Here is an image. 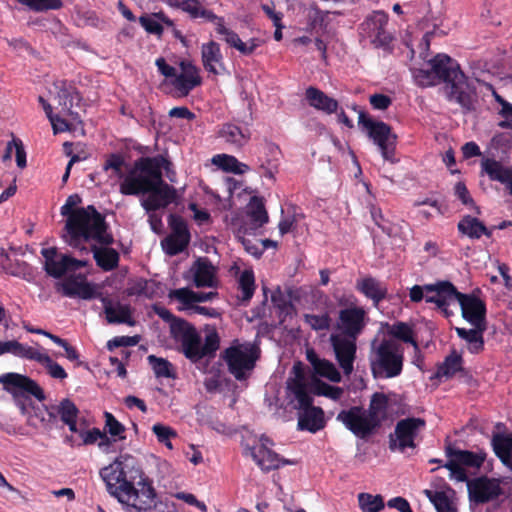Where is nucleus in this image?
<instances>
[{
	"mask_svg": "<svg viewBox=\"0 0 512 512\" xmlns=\"http://www.w3.org/2000/svg\"><path fill=\"white\" fill-rule=\"evenodd\" d=\"M100 477L108 493L115 497L126 512H151L157 497L152 480L145 475L134 456L119 455L111 464L103 467Z\"/></svg>",
	"mask_w": 512,
	"mask_h": 512,
	"instance_id": "obj_1",
	"label": "nucleus"
},
{
	"mask_svg": "<svg viewBox=\"0 0 512 512\" xmlns=\"http://www.w3.org/2000/svg\"><path fill=\"white\" fill-rule=\"evenodd\" d=\"M82 202L78 194L68 196L65 204L61 207V215L66 216L64 235L65 242L80 251L87 253L86 243L95 241L98 244L112 245L114 243L113 235L108 231L104 215H102L93 205L87 207L75 208Z\"/></svg>",
	"mask_w": 512,
	"mask_h": 512,
	"instance_id": "obj_2",
	"label": "nucleus"
},
{
	"mask_svg": "<svg viewBox=\"0 0 512 512\" xmlns=\"http://www.w3.org/2000/svg\"><path fill=\"white\" fill-rule=\"evenodd\" d=\"M428 65L433 68L437 84H446L449 101L459 104L464 114L476 110V88L468 81L455 59L447 54L439 53L428 61Z\"/></svg>",
	"mask_w": 512,
	"mask_h": 512,
	"instance_id": "obj_3",
	"label": "nucleus"
},
{
	"mask_svg": "<svg viewBox=\"0 0 512 512\" xmlns=\"http://www.w3.org/2000/svg\"><path fill=\"white\" fill-rule=\"evenodd\" d=\"M164 163L168 169L170 163L163 157H141L136 160L120 183V193L126 196L147 194L156 180L161 181Z\"/></svg>",
	"mask_w": 512,
	"mask_h": 512,
	"instance_id": "obj_4",
	"label": "nucleus"
},
{
	"mask_svg": "<svg viewBox=\"0 0 512 512\" xmlns=\"http://www.w3.org/2000/svg\"><path fill=\"white\" fill-rule=\"evenodd\" d=\"M369 366L375 379H390L401 375L404 367V347L391 338L373 341Z\"/></svg>",
	"mask_w": 512,
	"mask_h": 512,
	"instance_id": "obj_5",
	"label": "nucleus"
},
{
	"mask_svg": "<svg viewBox=\"0 0 512 512\" xmlns=\"http://www.w3.org/2000/svg\"><path fill=\"white\" fill-rule=\"evenodd\" d=\"M353 110L359 114L358 125L360 129L377 145L382 157L387 161L394 162L397 136L392 133L390 125L372 119L368 113L358 109L356 105Z\"/></svg>",
	"mask_w": 512,
	"mask_h": 512,
	"instance_id": "obj_6",
	"label": "nucleus"
},
{
	"mask_svg": "<svg viewBox=\"0 0 512 512\" xmlns=\"http://www.w3.org/2000/svg\"><path fill=\"white\" fill-rule=\"evenodd\" d=\"M259 357V349L251 344H237L226 348L222 353L228 371L237 379L243 380L246 371L252 370Z\"/></svg>",
	"mask_w": 512,
	"mask_h": 512,
	"instance_id": "obj_7",
	"label": "nucleus"
},
{
	"mask_svg": "<svg viewBox=\"0 0 512 512\" xmlns=\"http://www.w3.org/2000/svg\"><path fill=\"white\" fill-rule=\"evenodd\" d=\"M0 383L4 390L11 393L17 405L24 412L28 396H34L37 400L43 401L45 394L43 389L31 378L18 373H6L0 376Z\"/></svg>",
	"mask_w": 512,
	"mask_h": 512,
	"instance_id": "obj_8",
	"label": "nucleus"
},
{
	"mask_svg": "<svg viewBox=\"0 0 512 512\" xmlns=\"http://www.w3.org/2000/svg\"><path fill=\"white\" fill-rule=\"evenodd\" d=\"M426 427V421L419 417H407L399 420L394 432L389 434V449L405 452L407 448H416L415 440Z\"/></svg>",
	"mask_w": 512,
	"mask_h": 512,
	"instance_id": "obj_9",
	"label": "nucleus"
},
{
	"mask_svg": "<svg viewBox=\"0 0 512 512\" xmlns=\"http://www.w3.org/2000/svg\"><path fill=\"white\" fill-rule=\"evenodd\" d=\"M336 419L361 439L369 437L378 427L377 421H373L367 411L360 406H352L347 410H341Z\"/></svg>",
	"mask_w": 512,
	"mask_h": 512,
	"instance_id": "obj_10",
	"label": "nucleus"
},
{
	"mask_svg": "<svg viewBox=\"0 0 512 512\" xmlns=\"http://www.w3.org/2000/svg\"><path fill=\"white\" fill-rule=\"evenodd\" d=\"M388 14L384 11H373L360 24V34L369 38L375 47H386L391 41V35L386 31Z\"/></svg>",
	"mask_w": 512,
	"mask_h": 512,
	"instance_id": "obj_11",
	"label": "nucleus"
},
{
	"mask_svg": "<svg viewBox=\"0 0 512 512\" xmlns=\"http://www.w3.org/2000/svg\"><path fill=\"white\" fill-rule=\"evenodd\" d=\"M170 336L175 343L180 344L179 351L191 362H194L197 345L200 344V334L196 327L183 319L172 326Z\"/></svg>",
	"mask_w": 512,
	"mask_h": 512,
	"instance_id": "obj_12",
	"label": "nucleus"
},
{
	"mask_svg": "<svg viewBox=\"0 0 512 512\" xmlns=\"http://www.w3.org/2000/svg\"><path fill=\"white\" fill-rule=\"evenodd\" d=\"M467 489L470 500L476 504L488 503L503 494L500 481L487 476L471 479L468 481Z\"/></svg>",
	"mask_w": 512,
	"mask_h": 512,
	"instance_id": "obj_13",
	"label": "nucleus"
},
{
	"mask_svg": "<svg viewBox=\"0 0 512 512\" xmlns=\"http://www.w3.org/2000/svg\"><path fill=\"white\" fill-rule=\"evenodd\" d=\"M56 291L65 297L91 300L97 297L95 286L87 281L84 274L67 276L55 286Z\"/></svg>",
	"mask_w": 512,
	"mask_h": 512,
	"instance_id": "obj_14",
	"label": "nucleus"
},
{
	"mask_svg": "<svg viewBox=\"0 0 512 512\" xmlns=\"http://www.w3.org/2000/svg\"><path fill=\"white\" fill-rule=\"evenodd\" d=\"M147 194L148 196L141 200V206L148 213L166 208L177 197L176 189L163 180L162 174L161 181L156 180Z\"/></svg>",
	"mask_w": 512,
	"mask_h": 512,
	"instance_id": "obj_15",
	"label": "nucleus"
},
{
	"mask_svg": "<svg viewBox=\"0 0 512 512\" xmlns=\"http://www.w3.org/2000/svg\"><path fill=\"white\" fill-rule=\"evenodd\" d=\"M455 299L461 308V315L470 324L487 325L486 303L475 294L457 291Z\"/></svg>",
	"mask_w": 512,
	"mask_h": 512,
	"instance_id": "obj_16",
	"label": "nucleus"
},
{
	"mask_svg": "<svg viewBox=\"0 0 512 512\" xmlns=\"http://www.w3.org/2000/svg\"><path fill=\"white\" fill-rule=\"evenodd\" d=\"M365 317L366 312L362 307L353 306L341 309L337 328L344 334V337L356 340L365 328Z\"/></svg>",
	"mask_w": 512,
	"mask_h": 512,
	"instance_id": "obj_17",
	"label": "nucleus"
},
{
	"mask_svg": "<svg viewBox=\"0 0 512 512\" xmlns=\"http://www.w3.org/2000/svg\"><path fill=\"white\" fill-rule=\"evenodd\" d=\"M330 342L335 358L345 375H350L354 369L356 358V340L339 335H331Z\"/></svg>",
	"mask_w": 512,
	"mask_h": 512,
	"instance_id": "obj_18",
	"label": "nucleus"
},
{
	"mask_svg": "<svg viewBox=\"0 0 512 512\" xmlns=\"http://www.w3.org/2000/svg\"><path fill=\"white\" fill-rule=\"evenodd\" d=\"M217 138L232 151H240L248 144L251 132L248 128L240 127L234 123H224L217 131Z\"/></svg>",
	"mask_w": 512,
	"mask_h": 512,
	"instance_id": "obj_19",
	"label": "nucleus"
},
{
	"mask_svg": "<svg viewBox=\"0 0 512 512\" xmlns=\"http://www.w3.org/2000/svg\"><path fill=\"white\" fill-rule=\"evenodd\" d=\"M481 170L489 180L503 184L509 195L512 196V166L504 165L494 158H485L481 161Z\"/></svg>",
	"mask_w": 512,
	"mask_h": 512,
	"instance_id": "obj_20",
	"label": "nucleus"
},
{
	"mask_svg": "<svg viewBox=\"0 0 512 512\" xmlns=\"http://www.w3.org/2000/svg\"><path fill=\"white\" fill-rule=\"evenodd\" d=\"M426 295L425 301L427 303H433L438 307H444L446 300L455 299L457 294V288L454 284L447 280L437 281L433 284H426Z\"/></svg>",
	"mask_w": 512,
	"mask_h": 512,
	"instance_id": "obj_21",
	"label": "nucleus"
},
{
	"mask_svg": "<svg viewBox=\"0 0 512 512\" xmlns=\"http://www.w3.org/2000/svg\"><path fill=\"white\" fill-rule=\"evenodd\" d=\"M101 301L104 306L106 320L109 324H126L128 326L135 325L136 322L132 317L130 305L121 304L120 302L113 304V302L107 297H103Z\"/></svg>",
	"mask_w": 512,
	"mask_h": 512,
	"instance_id": "obj_22",
	"label": "nucleus"
},
{
	"mask_svg": "<svg viewBox=\"0 0 512 512\" xmlns=\"http://www.w3.org/2000/svg\"><path fill=\"white\" fill-rule=\"evenodd\" d=\"M325 424L324 411L322 408L312 405L299 411L298 430L316 433L322 430Z\"/></svg>",
	"mask_w": 512,
	"mask_h": 512,
	"instance_id": "obj_23",
	"label": "nucleus"
},
{
	"mask_svg": "<svg viewBox=\"0 0 512 512\" xmlns=\"http://www.w3.org/2000/svg\"><path fill=\"white\" fill-rule=\"evenodd\" d=\"M250 450L253 460L264 471H270L287 464H292L291 461L280 458L277 453L267 448L264 444L252 447Z\"/></svg>",
	"mask_w": 512,
	"mask_h": 512,
	"instance_id": "obj_24",
	"label": "nucleus"
},
{
	"mask_svg": "<svg viewBox=\"0 0 512 512\" xmlns=\"http://www.w3.org/2000/svg\"><path fill=\"white\" fill-rule=\"evenodd\" d=\"M109 246L110 245L104 244L97 246L96 244H93L90 248L87 247L88 252L86 253L88 254L89 252H92L96 265L105 272L116 269L120 261L118 251Z\"/></svg>",
	"mask_w": 512,
	"mask_h": 512,
	"instance_id": "obj_25",
	"label": "nucleus"
},
{
	"mask_svg": "<svg viewBox=\"0 0 512 512\" xmlns=\"http://www.w3.org/2000/svg\"><path fill=\"white\" fill-rule=\"evenodd\" d=\"M472 329L455 327L457 336L467 343V349L471 354H479L484 350V332L487 325L471 324Z\"/></svg>",
	"mask_w": 512,
	"mask_h": 512,
	"instance_id": "obj_26",
	"label": "nucleus"
},
{
	"mask_svg": "<svg viewBox=\"0 0 512 512\" xmlns=\"http://www.w3.org/2000/svg\"><path fill=\"white\" fill-rule=\"evenodd\" d=\"M356 288L366 298L372 300L375 307H378L380 302L387 298L386 285L371 276L358 280Z\"/></svg>",
	"mask_w": 512,
	"mask_h": 512,
	"instance_id": "obj_27",
	"label": "nucleus"
},
{
	"mask_svg": "<svg viewBox=\"0 0 512 512\" xmlns=\"http://www.w3.org/2000/svg\"><path fill=\"white\" fill-rule=\"evenodd\" d=\"M41 254L45 259L44 270L49 276L58 279L68 272L66 254H61L58 257L55 247L43 248Z\"/></svg>",
	"mask_w": 512,
	"mask_h": 512,
	"instance_id": "obj_28",
	"label": "nucleus"
},
{
	"mask_svg": "<svg viewBox=\"0 0 512 512\" xmlns=\"http://www.w3.org/2000/svg\"><path fill=\"white\" fill-rule=\"evenodd\" d=\"M305 98L311 107L327 114L337 112L339 107L336 99L329 97L323 91L313 86L306 89Z\"/></svg>",
	"mask_w": 512,
	"mask_h": 512,
	"instance_id": "obj_29",
	"label": "nucleus"
},
{
	"mask_svg": "<svg viewBox=\"0 0 512 512\" xmlns=\"http://www.w3.org/2000/svg\"><path fill=\"white\" fill-rule=\"evenodd\" d=\"M53 87L56 91V99L58 100L59 106L62 111L68 115L77 116V113L72 111L73 101L78 96L75 86L72 82L67 80H56L53 83Z\"/></svg>",
	"mask_w": 512,
	"mask_h": 512,
	"instance_id": "obj_30",
	"label": "nucleus"
},
{
	"mask_svg": "<svg viewBox=\"0 0 512 512\" xmlns=\"http://www.w3.org/2000/svg\"><path fill=\"white\" fill-rule=\"evenodd\" d=\"M264 151L265 157H259L257 161L259 173L268 179L274 180L275 174L278 172L280 150L275 144L268 143L265 145Z\"/></svg>",
	"mask_w": 512,
	"mask_h": 512,
	"instance_id": "obj_31",
	"label": "nucleus"
},
{
	"mask_svg": "<svg viewBox=\"0 0 512 512\" xmlns=\"http://www.w3.org/2000/svg\"><path fill=\"white\" fill-rule=\"evenodd\" d=\"M202 64L206 71L218 75L220 72L217 67H223V55L220 46L215 41L205 43L201 47Z\"/></svg>",
	"mask_w": 512,
	"mask_h": 512,
	"instance_id": "obj_32",
	"label": "nucleus"
},
{
	"mask_svg": "<svg viewBox=\"0 0 512 512\" xmlns=\"http://www.w3.org/2000/svg\"><path fill=\"white\" fill-rule=\"evenodd\" d=\"M166 2L169 6L188 13L192 19L203 18L208 22H215L218 19L211 10L203 8L199 0H167Z\"/></svg>",
	"mask_w": 512,
	"mask_h": 512,
	"instance_id": "obj_33",
	"label": "nucleus"
},
{
	"mask_svg": "<svg viewBox=\"0 0 512 512\" xmlns=\"http://www.w3.org/2000/svg\"><path fill=\"white\" fill-rule=\"evenodd\" d=\"M445 453L447 457H453L462 466L469 468L479 469L486 460V453L484 451L461 450L452 447L450 444L446 446Z\"/></svg>",
	"mask_w": 512,
	"mask_h": 512,
	"instance_id": "obj_34",
	"label": "nucleus"
},
{
	"mask_svg": "<svg viewBox=\"0 0 512 512\" xmlns=\"http://www.w3.org/2000/svg\"><path fill=\"white\" fill-rule=\"evenodd\" d=\"M491 446L495 455L505 465L512 463V433H494Z\"/></svg>",
	"mask_w": 512,
	"mask_h": 512,
	"instance_id": "obj_35",
	"label": "nucleus"
},
{
	"mask_svg": "<svg viewBox=\"0 0 512 512\" xmlns=\"http://www.w3.org/2000/svg\"><path fill=\"white\" fill-rule=\"evenodd\" d=\"M457 228L461 234L471 239H479L482 235L487 237L492 236L491 230H489L482 221L470 215L462 217L458 222Z\"/></svg>",
	"mask_w": 512,
	"mask_h": 512,
	"instance_id": "obj_36",
	"label": "nucleus"
},
{
	"mask_svg": "<svg viewBox=\"0 0 512 512\" xmlns=\"http://www.w3.org/2000/svg\"><path fill=\"white\" fill-rule=\"evenodd\" d=\"M217 295L216 292H194L189 288H180L171 290L169 297L177 299L185 306H191L195 303L207 302L212 300Z\"/></svg>",
	"mask_w": 512,
	"mask_h": 512,
	"instance_id": "obj_37",
	"label": "nucleus"
},
{
	"mask_svg": "<svg viewBox=\"0 0 512 512\" xmlns=\"http://www.w3.org/2000/svg\"><path fill=\"white\" fill-rule=\"evenodd\" d=\"M463 358L455 350H453L444 361L437 366V370L433 378H452L457 372L463 370Z\"/></svg>",
	"mask_w": 512,
	"mask_h": 512,
	"instance_id": "obj_38",
	"label": "nucleus"
},
{
	"mask_svg": "<svg viewBox=\"0 0 512 512\" xmlns=\"http://www.w3.org/2000/svg\"><path fill=\"white\" fill-rule=\"evenodd\" d=\"M389 401L390 400L388 395L382 392H375L371 396L369 408L366 411L373 419V421H377L378 427L380 426L381 422L385 420L387 417Z\"/></svg>",
	"mask_w": 512,
	"mask_h": 512,
	"instance_id": "obj_39",
	"label": "nucleus"
},
{
	"mask_svg": "<svg viewBox=\"0 0 512 512\" xmlns=\"http://www.w3.org/2000/svg\"><path fill=\"white\" fill-rule=\"evenodd\" d=\"M287 389L297 401L295 408L299 411L313 405V398L309 393L307 383H301L299 378L288 380Z\"/></svg>",
	"mask_w": 512,
	"mask_h": 512,
	"instance_id": "obj_40",
	"label": "nucleus"
},
{
	"mask_svg": "<svg viewBox=\"0 0 512 512\" xmlns=\"http://www.w3.org/2000/svg\"><path fill=\"white\" fill-rule=\"evenodd\" d=\"M219 347V334L215 328H212L207 331L203 344L202 339L200 338V344L197 345V355H195L194 363L200 361L204 357H213Z\"/></svg>",
	"mask_w": 512,
	"mask_h": 512,
	"instance_id": "obj_41",
	"label": "nucleus"
},
{
	"mask_svg": "<svg viewBox=\"0 0 512 512\" xmlns=\"http://www.w3.org/2000/svg\"><path fill=\"white\" fill-rule=\"evenodd\" d=\"M247 215L251 222L258 227H262L264 224L268 223L269 216L262 197L252 196L250 198L247 205Z\"/></svg>",
	"mask_w": 512,
	"mask_h": 512,
	"instance_id": "obj_42",
	"label": "nucleus"
},
{
	"mask_svg": "<svg viewBox=\"0 0 512 512\" xmlns=\"http://www.w3.org/2000/svg\"><path fill=\"white\" fill-rule=\"evenodd\" d=\"M214 267L208 260L198 259L194 273L196 287H212L214 285Z\"/></svg>",
	"mask_w": 512,
	"mask_h": 512,
	"instance_id": "obj_43",
	"label": "nucleus"
},
{
	"mask_svg": "<svg viewBox=\"0 0 512 512\" xmlns=\"http://www.w3.org/2000/svg\"><path fill=\"white\" fill-rule=\"evenodd\" d=\"M388 334L391 336V339L395 341L408 343L411 344L415 350L419 349L418 342L415 339L414 331L412 327L406 322H395L392 326H390Z\"/></svg>",
	"mask_w": 512,
	"mask_h": 512,
	"instance_id": "obj_44",
	"label": "nucleus"
},
{
	"mask_svg": "<svg viewBox=\"0 0 512 512\" xmlns=\"http://www.w3.org/2000/svg\"><path fill=\"white\" fill-rule=\"evenodd\" d=\"M213 163L218 165L222 170L237 175H242L250 170L247 164L240 162L235 156L228 154L214 156Z\"/></svg>",
	"mask_w": 512,
	"mask_h": 512,
	"instance_id": "obj_45",
	"label": "nucleus"
},
{
	"mask_svg": "<svg viewBox=\"0 0 512 512\" xmlns=\"http://www.w3.org/2000/svg\"><path fill=\"white\" fill-rule=\"evenodd\" d=\"M424 494L434 505L437 512H457L456 507L453 506L451 500L444 491L425 489Z\"/></svg>",
	"mask_w": 512,
	"mask_h": 512,
	"instance_id": "obj_46",
	"label": "nucleus"
},
{
	"mask_svg": "<svg viewBox=\"0 0 512 512\" xmlns=\"http://www.w3.org/2000/svg\"><path fill=\"white\" fill-rule=\"evenodd\" d=\"M105 426L104 431L113 438L114 442L122 441L126 439V428L119 422L116 417L110 412H104Z\"/></svg>",
	"mask_w": 512,
	"mask_h": 512,
	"instance_id": "obj_47",
	"label": "nucleus"
},
{
	"mask_svg": "<svg viewBox=\"0 0 512 512\" xmlns=\"http://www.w3.org/2000/svg\"><path fill=\"white\" fill-rule=\"evenodd\" d=\"M191 239L178 238L176 236H166L161 241L163 251L169 256H176L182 253L190 243Z\"/></svg>",
	"mask_w": 512,
	"mask_h": 512,
	"instance_id": "obj_48",
	"label": "nucleus"
},
{
	"mask_svg": "<svg viewBox=\"0 0 512 512\" xmlns=\"http://www.w3.org/2000/svg\"><path fill=\"white\" fill-rule=\"evenodd\" d=\"M168 225L171 229V233L168 236L191 239V234L187 222L182 216L177 214H170L168 217Z\"/></svg>",
	"mask_w": 512,
	"mask_h": 512,
	"instance_id": "obj_49",
	"label": "nucleus"
},
{
	"mask_svg": "<svg viewBox=\"0 0 512 512\" xmlns=\"http://www.w3.org/2000/svg\"><path fill=\"white\" fill-rule=\"evenodd\" d=\"M239 289L241 290L242 301H249L255 291V277L252 270L245 269L239 277Z\"/></svg>",
	"mask_w": 512,
	"mask_h": 512,
	"instance_id": "obj_50",
	"label": "nucleus"
},
{
	"mask_svg": "<svg viewBox=\"0 0 512 512\" xmlns=\"http://www.w3.org/2000/svg\"><path fill=\"white\" fill-rule=\"evenodd\" d=\"M358 501L363 512H379L384 508V500L381 495L360 493Z\"/></svg>",
	"mask_w": 512,
	"mask_h": 512,
	"instance_id": "obj_51",
	"label": "nucleus"
},
{
	"mask_svg": "<svg viewBox=\"0 0 512 512\" xmlns=\"http://www.w3.org/2000/svg\"><path fill=\"white\" fill-rule=\"evenodd\" d=\"M410 71L416 85L423 88L437 85L432 66L427 69L411 67Z\"/></svg>",
	"mask_w": 512,
	"mask_h": 512,
	"instance_id": "obj_52",
	"label": "nucleus"
},
{
	"mask_svg": "<svg viewBox=\"0 0 512 512\" xmlns=\"http://www.w3.org/2000/svg\"><path fill=\"white\" fill-rule=\"evenodd\" d=\"M149 364L151 365L154 374L156 377H165V378H173L174 373L172 369V364L164 359L156 357L155 355H149L147 358Z\"/></svg>",
	"mask_w": 512,
	"mask_h": 512,
	"instance_id": "obj_53",
	"label": "nucleus"
},
{
	"mask_svg": "<svg viewBox=\"0 0 512 512\" xmlns=\"http://www.w3.org/2000/svg\"><path fill=\"white\" fill-rule=\"evenodd\" d=\"M312 393L319 396H326L333 400H338L342 394L343 389L338 386H332L319 379L313 381Z\"/></svg>",
	"mask_w": 512,
	"mask_h": 512,
	"instance_id": "obj_54",
	"label": "nucleus"
},
{
	"mask_svg": "<svg viewBox=\"0 0 512 512\" xmlns=\"http://www.w3.org/2000/svg\"><path fill=\"white\" fill-rule=\"evenodd\" d=\"M36 12L59 10L63 7L62 0H17Z\"/></svg>",
	"mask_w": 512,
	"mask_h": 512,
	"instance_id": "obj_55",
	"label": "nucleus"
},
{
	"mask_svg": "<svg viewBox=\"0 0 512 512\" xmlns=\"http://www.w3.org/2000/svg\"><path fill=\"white\" fill-rule=\"evenodd\" d=\"M317 375L327 378L332 382L338 383L341 381V374L336 366L329 360L322 359V361L314 368Z\"/></svg>",
	"mask_w": 512,
	"mask_h": 512,
	"instance_id": "obj_56",
	"label": "nucleus"
},
{
	"mask_svg": "<svg viewBox=\"0 0 512 512\" xmlns=\"http://www.w3.org/2000/svg\"><path fill=\"white\" fill-rule=\"evenodd\" d=\"M15 356L28 360H33L40 364H42L43 361H48V354L42 353L32 346L24 345L20 342L18 343Z\"/></svg>",
	"mask_w": 512,
	"mask_h": 512,
	"instance_id": "obj_57",
	"label": "nucleus"
},
{
	"mask_svg": "<svg viewBox=\"0 0 512 512\" xmlns=\"http://www.w3.org/2000/svg\"><path fill=\"white\" fill-rule=\"evenodd\" d=\"M304 319L305 322L316 331L329 330L332 322L328 313L321 315L305 314Z\"/></svg>",
	"mask_w": 512,
	"mask_h": 512,
	"instance_id": "obj_58",
	"label": "nucleus"
},
{
	"mask_svg": "<svg viewBox=\"0 0 512 512\" xmlns=\"http://www.w3.org/2000/svg\"><path fill=\"white\" fill-rule=\"evenodd\" d=\"M57 412L60 415L61 421L68 422L78 418L79 409L70 399H63L57 406Z\"/></svg>",
	"mask_w": 512,
	"mask_h": 512,
	"instance_id": "obj_59",
	"label": "nucleus"
},
{
	"mask_svg": "<svg viewBox=\"0 0 512 512\" xmlns=\"http://www.w3.org/2000/svg\"><path fill=\"white\" fill-rule=\"evenodd\" d=\"M152 431L160 443H163L167 448L172 449L173 446L170 439L177 436V432L173 428L156 423L152 426Z\"/></svg>",
	"mask_w": 512,
	"mask_h": 512,
	"instance_id": "obj_60",
	"label": "nucleus"
},
{
	"mask_svg": "<svg viewBox=\"0 0 512 512\" xmlns=\"http://www.w3.org/2000/svg\"><path fill=\"white\" fill-rule=\"evenodd\" d=\"M217 23H216V31L218 34L220 35H223L225 38V41L227 42V44H229L231 47H234L238 50V47H240L241 43L243 42L240 37L238 36V34L230 29H228L225 25H224V21H223V18H220L218 17V19H216Z\"/></svg>",
	"mask_w": 512,
	"mask_h": 512,
	"instance_id": "obj_61",
	"label": "nucleus"
},
{
	"mask_svg": "<svg viewBox=\"0 0 512 512\" xmlns=\"http://www.w3.org/2000/svg\"><path fill=\"white\" fill-rule=\"evenodd\" d=\"M454 192L457 198L464 204L465 206H468L470 208H473L475 210L476 214H481V210L479 206L476 205L473 198L470 196V193L465 185L464 182L459 181L456 183L454 187Z\"/></svg>",
	"mask_w": 512,
	"mask_h": 512,
	"instance_id": "obj_62",
	"label": "nucleus"
},
{
	"mask_svg": "<svg viewBox=\"0 0 512 512\" xmlns=\"http://www.w3.org/2000/svg\"><path fill=\"white\" fill-rule=\"evenodd\" d=\"M173 87L180 92L181 96H187L195 87L199 86V81L188 79L185 75L178 74L171 80Z\"/></svg>",
	"mask_w": 512,
	"mask_h": 512,
	"instance_id": "obj_63",
	"label": "nucleus"
},
{
	"mask_svg": "<svg viewBox=\"0 0 512 512\" xmlns=\"http://www.w3.org/2000/svg\"><path fill=\"white\" fill-rule=\"evenodd\" d=\"M450 471V477L455 478L459 482H466L468 484L467 473L460 463H458L453 457H448V461L443 465Z\"/></svg>",
	"mask_w": 512,
	"mask_h": 512,
	"instance_id": "obj_64",
	"label": "nucleus"
}]
</instances>
